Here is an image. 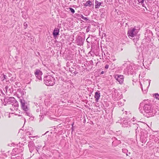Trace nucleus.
I'll list each match as a JSON object with an SVG mask.
<instances>
[{"label": "nucleus", "mask_w": 159, "mask_h": 159, "mask_svg": "<svg viewBox=\"0 0 159 159\" xmlns=\"http://www.w3.org/2000/svg\"><path fill=\"white\" fill-rule=\"evenodd\" d=\"M59 30L57 28H55L53 32V35L54 37L57 36L59 34Z\"/></svg>", "instance_id": "obj_10"}, {"label": "nucleus", "mask_w": 159, "mask_h": 159, "mask_svg": "<svg viewBox=\"0 0 159 159\" xmlns=\"http://www.w3.org/2000/svg\"><path fill=\"white\" fill-rule=\"evenodd\" d=\"M34 74L38 80H42L41 76L43 74V73L39 69H36Z\"/></svg>", "instance_id": "obj_6"}, {"label": "nucleus", "mask_w": 159, "mask_h": 159, "mask_svg": "<svg viewBox=\"0 0 159 159\" xmlns=\"http://www.w3.org/2000/svg\"><path fill=\"white\" fill-rule=\"evenodd\" d=\"M7 87H6V88H7Z\"/></svg>", "instance_id": "obj_33"}, {"label": "nucleus", "mask_w": 159, "mask_h": 159, "mask_svg": "<svg viewBox=\"0 0 159 159\" xmlns=\"http://www.w3.org/2000/svg\"><path fill=\"white\" fill-rule=\"evenodd\" d=\"M150 82H149L148 85V86L147 87V88L149 86V85H150Z\"/></svg>", "instance_id": "obj_30"}, {"label": "nucleus", "mask_w": 159, "mask_h": 159, "mask_svg": "<svg viewBox=\"0 0 159 159\" xmlns=\"http://www.w3.org/2000/svg\"><path fill=\"white\" fill-rule=\"evenodd\" d=\"M28 146L30 148V152H32L34 148L32 146V144H28Z\"/></svg>", "instance_id": "obj_14"}, {"label": "nucleus", "mask_w": 159, "mask_h": 159, "mask_svg": "<svg viewBox=\"0 0 159 159\" xmlns=\"http://www.w3.org/2000/svg\"><path fill=\"white\" fill-rule=\"evenodd\" d=\"M104 73V71H102L101 72V74H103Z\"/></svg>", "instance_id": "obj_28"}, {"label": "nucleus", "mask_w": 159, "mask_h": 159, "mask_svg": "<svg viewBox=\"0 0 159 159\" xmlns=\"http://www.w3.org/2000/svg\"><path fill=\"white\" fill-rule=\"evenodd\" d=\"M138 1L139 3H142L144 2V0H139Z\"/></svg>", "instance_id": "obj_20"}, {"label": "nucleus", "mask_w": 159, "mask_h": 159, "mask_svg": "<svg viewBox=\"0 0 159 159\" xmlns=\"http://www.w3.org/2000/svg\"><path fill=\"white\" fill-rule=\"evenodd\" d=\"M35 137V136H34V137H32L34 138V137Z\"/></svg>", "instance_id": "obj_31"}, {"label": "nucleus", "mask_w": 159, "mask_h": 159, "mask_svg": "<svg viewBox=\"0 0 159 159\" xmlns=\"http://www.w3.org/2000/svg\"><path fill=\"white\" fill-rule=\"evenodd\" d=\"M18 98L19 99V101L20 103L21 107L22 109L25 111H27L28 110V107L26 105L27 103L25 102L24 99L22 97L21 98L19 97Z\"/></svg>", "instance_id": "obj_4"}, {"label": "nucleus", "mask_w": 159, "mask_h": 159, "mask_svg": "<svg viewBox=\"0 0 159 159\" xmlns=\"http://www.w3.org/2000/svg\"><path fill=\"white\" fill-rule=\"evenodd\" d=\"M103 3L102 2H99L97 0H96L95 2V8L96 9H98Z\"/></svg>", "instance_id": "obj_11"}, {"label": "nucleus", "mask_w": 159, "mask_h": 159, "mask_svg": "<svg viewBox=\"0 0 159 159\" xmlns=\"http://www.w3.org/2000/svg\"><path fill=\"white\" fill-rule=\"evenodd\" d=\"M80 16L82 19L85 20V21H87L88 20V19L87 17H84L82 15H80Z\"/></svg>", "instance_id": "obj_15"}, {"label": "nucleus", "mask_w": 159, "mask_h": 159, "mask_svg": "<svg viewBox=\"0 0 159 159\" xmlns=\"http://www.w3.org/2000/svg\"><path fill=\"white\" fill-rule=\"evenodd\" d=\"M92 5L93 6L94 4L90 0H88L87 1L86 3L84 4V6L86 7H91Z\"/></svg>", "instance_id": "obj_12"}, {"label": "nucleus", "mask_w": 159, "mask_h": 159, "mask_svg": "<svg viewBox=\"0 0 159 159\" xmlns=\"http://www.w3.org/2000/svg\"><path fill=\"white\" fill-rule=\"evenodd\" d=\"M44 83L48 86H52L55 84V79L52 76L48 75L46 76L44 79Z\"/></svg>", "instance_id": "obj_3"}, {"label": "nucleus", "mask_w": 159, "mask_h": 159, "mask_svg": "<svg viewBox=\"0 0 159 159\" xmlns=\"http://www.w3.org/2000/svg\"><path fill=\"white\" fill-rule=\"evenodd\" d=\"M134 120H136L135 117H133V121H134Z\"/></svg>", "instance_id": "obj_25"}, {"label": "nucleus", "mask_w": 159, "mask_h": 159, "mask_svg": "<svg viewBox=\"0 0 159 159\" xmlns=\"http://www.w3.org/2000/svg\"><path fill=\"white\" fill-rule=\"evenodd\" d=\"M12 107L13 108H11L10 109L12 111L14 110H17L18 109V108L19 107V104L18 102L16 100V102H14L12 104Z\"/></svg>", "instance_id": "obj_8"}, {"label": "nucleus", "mask_w": 159, "mask_h": 159, "mask_svg": "<svg viewBox=\"0 0 159 159\" xmlns=\"http://www.w3.org/2000/svg\"><path fill=\"white\" fill-rule=\"evenodd\" d=\"M25 113V115H26L27 116H28L29 117H31L32 116V114L29 112H26Z\"/></svg>", "instance_id": "obj_16"}, {"label": "nucleus", "mask_w": 159, "mask_h": 159, "mask_svg": "<svg viewBox=\"0 0 159 159\" xmlns=\"http://www.w3.org/2000/svg\"><path fill=\"white\" fill-rule=\"evenodd\" d=\"M114 77L120 84H122L123 83L124 78L123 75H115Z\"/></svg>", "instance_id": "obj_5"}, {"label": "nucleus", "mask_w": 159, "mask_h": 159, "mask_svg": "<svg viewBox=\"0 0 159 159\" xmlns=\"http://www.w3.org/2000/svg\"><path fill=\"white\" fill-rule=\"evenodd\" d=\"M69 9L70 10L71 12L73 14L75 13V10L73 8H71V7H70Z\"/></svg>", "instance_id": "obj_18"}, {"label": "nucleus", "mask_w": 159, "mask_h": 159, "mask_svg": "<svg viewBox=\"0 0 159 159\" xmlns=\"http://www.w3.org/2000/svg\"><path fill=\"white\" fill-rule=\"evenodd\" d=\"M155 98L158 99L159 100V94H158V93H156L155 94Z\"/></svg>", "instance_id": "obj_17"}, {"label": "nucleus", "mask_w": 159, "mask_h": 159, "mask_svg": "<svg viewBox=\"0 0 159 159\" xmlns=\"http://www.w3.org/2000/svg\"><path fill=\"white\" fill-rule=\"evenodd\" d=\"M74 73L75 75L78 73V72L77 71H75L74 72Z\"/></svg>", "instance_id": "obj_23"}, {"label": "nucleus", "mask_w": 159, "mask_h": 159, "mask_svg": "<svg viewBox=\"0 0 159 159\" xmlns=\"http://www.w3.org/2000/svg\"><path fill=\"white\" fill-rule=\"evenodd\" d=\"M109 67V65L108 64L106 65L105 66V68L106 69H107Z\"/></svg>", "instance_id": "obj_21"}, {"label": "nucleus", "mask_w": 159, "mask_h": 159, "mask_svg": "<svg viewBox=\"0 0 159 159\" xmlns=\"http://www.w3.org/2000/svg\"><path fill=\"white\" fill-rule=\"evenodd\" d=\"M142 105H143V103H141L140 104V106H141Z\"/></svg>", "instance_id": "obj_29"}, {"label": "nucleus", "mask_w": 159, "mask_h": 159, "mask_svg": "<svg viewBox=\"0 0 159 159\" xmlns=\"http://www.w3.org/2000/svg\"><path fill=\"white\" fill-rule=\"evenodd\" d=\"M100 97V93L99 91H97L95 94L94 97L95 98V101L96 102H98V101Z\"/></svg>", "instance_id": "obj_9"}, {"label": "nucleus", "mask_w": 159, "mask_h": 159, "mask_svg": "<svg viewBox=\"0 0 159 159\" xmlns=\"http://www.w3.org/2000/svg\"><path fill=\"white\" fill-rule=\"evenodd\" d=\"M40 111V110L39 109H37L36 110V111H37V112H39V111Z\"/></svg>", "instance_id": "obj_24"}, {"label": "nucleus", "mask_w": 159, "mask_h": 159, "mask_svg": "<svg viewBox=\"0 0 159 159\" xmlns=\"http://www.w3.org/2000/svg\"><path fill=\"white\" fill-rule=\"evenodd\" d=\"M24 28L25 29H26L27 27V24L26 22H25L24 23Z\"/></svg>", "instance_id": "obj_19"}, {"label": "nucleus", "mask_w": 159, "mask_h": 159, "mask_svg": "<svg viewBox=\"0 0 159 159\" xmlns=\"http://www.w3.org/2000/svg\"><path fill=\"white\" fill-rule=\"evenodd\" d=\"M29 137L31 138V137H32L30 136H29Z\"/></svg>", "instance_id": "obj_32"}, {"label": "nucleus", "mask_w": 159, "mask_h": 159, "mask_svg": "<svg viewBox=\"0 0 159 159\" xmlns=\"http://www.w3.org/2000/svg\"><path fill=\"white\" fill-rule=\"evenodd\" d=\"M7 78V76L3 74H2L1 76V79L2 80V81L6 80Z\"/></svg>", "instance_id": "obj_13"}, {"label": "nucleus", "mask_w": 159, "mask_h": 159, "mask_svg": "<svg viewBox=\"0 0 159 159\" xmlns=\"http://www.w3.org/2000/svg\"><path fill=\"white\" fill-rule=\"evenodd\" d=\"M139 30L136 28H131L128 30L127 34L128 37L131 39H133L134 41L135 42L138 40L139 36L137 35Z\"/></svg>", "instance_id": "obj_1"}, {"label": "nucleus", "mask_w": 159, "mask_h": 159, "mask_svg": "<svg viewBox=\"0 0 159 159\" xmlns=\"http://www.w3.org/2000/svg\"><path fill=\"white\" fill-rule=\"evenodd\" d=\"M141 88L142 89V90H143V87H142V84H141Z\"/></svg>", "instance_id": "obj_27"}, {"label": "nucleus", "mask_w": 159, "mask_h": 159, "mask_svg": "<svg viewBox=\"0 0 159 159\" xmlns=\"http://www.w3.org/2000/svg\"><path fill=\"white\" fill-rule=\"evenodd\" d=\"M20 91H21V89H18L17 90V92H20Z\"/></svg>", "instance_id": "obj_26"}, {"label": "nucleus", "mask_w": 159, "mask_h": 159, "mask_svg": "<svg viewBox=\"0 0 159 159\" xmlns=\"http://www.w3.org/2000/svg\"><path fill=\"white\" fill-rule=\"evenodd\" d=\"M16 100L14 97H10L5 99L4 101L6 102L8 104H12L14 102H16Z\"/></svg>", "instance_id": "obj_7"}, {"label": "nucleus", "mask_w": 159, "mask_h": 159, "mask_svg": "<svg viewBox=\"0 0 159 159\" xmlns=\"http://www.w3.org/2000/svg\"><path fill=\"white\" fill-rule=\"evenodd\" d=\"M15 84L17 86H18V85L19 84V83L18 82H16L15 83Z\"/></svg>", "instance_id": "obj_22"}, {"label": "nucleus", "mask_w": 159, "mask_h": 159, "mask_svg": "<svg viewBox=\"0 0 159 159\" xmlns=\"http://www.w3.org/2000/svg\"><path fill=\"white\" fill-rule=\"evenodd\" d=\"M143 110L145 113L148 114V117L153 116L155 114V111L151 105L145 104L143 107Z\"/></svg>", "instance_id": "obj_2"}]
</instances>
